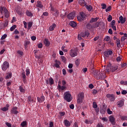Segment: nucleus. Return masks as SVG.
<instances>
[{
  "mask_svg": "<svg viewBox=\"0 0 127 127\" xmlns=\"http://www.w3.org/2000/svg\"><path fill=\"white\" fill-rule=\"evenodd\" d=\"M64 100L66 101V102H70L72 100H73V97H72V95L70 94L69 92H66L64 94Z\"/></svg>",
  "mask_w": 127,
  "mask_h": 127,
  "instance_id": "nucleus-1",
  "label": "nucleus"
},
{
  "mask_svg": "<svg viewBox=\"0 0 127 127\" xmlns=\"http://www.w3.org/2000/svg\"><path fill=\"white\" fill-rule=\"evenodd\" d=\"M69 55L71 57H75L78 55V51L76 49H72L69 52Z\"/></svg>",
  "mask_w": 127,
  "mask_h": 127,
  "instance_id": "nucleus-2",
  "label": "nucleus"
},
{
  "mask_svg": "<svg viewBox=\"0 0 127 127\" xmlns=\"http://www.w3.org/2000/svg\"><path fill=\"white\" fill-rule=\"evenodd\" d=\"M1 68L3 71H6V69H8V68H9V64L8 62H4L1 66Z\"/></svg>",
  "mask_w": 127,
  "mask_h": 127,
  "instance_id": "nucleus-3",
  "label": "nucleus"
},
{
  "mask_svg": "<svg viewBox=\"0 0 127 127\" xmlns=\"http://www.w3.org/2000/svg\"><path fill=\"white\" fill-rule=\"evenodd\" d=\"M106 97L108 99H109L111 102H115V100H116V97L114 94H107Z\"/></svg>",
  "mask_w": 127,
  "mask_h": 127,
  "instance_id": "nucleus-4",
  "label": "nucleus"
},
{
  "mask_svg": "<svg viewBox=\"0 0 127 127\" xmlns=\"http://www.w3.org/2000/svg\"><path fill=\"white\" fill-rule=\"evenodd\" d=\"M46 84L52 86L54 84V79L51 77L48 79V80H46Z\"/></svg>",
  "mask_w": 127,
  "mask_h": 127,
  "instance_id": "nucleus-5",
  "label": "nucleus"
},
{
  "mask_svg": "<svg viewBox=\"0 0 127 127\" xmlns=\"http://www.w3.org/2000/svg\"><path fill=\"white\" fill-rule=\"evenodd\" d=\"M75 17V12H71L69 13L67 15V18L68 19H74V18Z\"/></svg>",
  "mask_w": 127,
  "mask_h": 127,
  "instance_id": "nucleus-6",
  "label": "nucleus"
},
{
  "mask_svg": "<svg viewBox=\"0 0 127 127\" xmlns=\"http://www.w3.org/2000/svg\"><path fill=\"white\" fill-rule=\"evenodd\" d=\"M37 100L39 103H43L45 101V97L43 95L40 96V97H38Z\"/></svg>",
  "mask_w": 127,
  "mask_h": 127,
  "instance_id": "nucleus-7",
  "label": "nucleus"
},
{
  "mask_svg": "<svg viewBox=\"0 0 127 127\" xmlns=\"http://www.w3.org/2000/svg\"><path fill=\"white\" fill-rule=\"evenodd\" d=\"M80 21H82V20H86V17L87 16H86V14L84 13L83 12H80Z\"/></svg>",
  "mask_w": 127,
  "mask_h": 127,
  "instance_id": "nucleus-8",
  "label": "nucleus"
},
{
  "mask_svg": "<svg viewBox=\"0 0 127 127\" xmlns=\"http://www.w3.org/2000/svg\"><path fill=\"white\" fill-rule=\"evenodd\" d=\"M17 109L18 108L17 107H14L12 108L11 110V114H13V115H17V114H18Z\"/></svg>",
  "mask_w": 127,
  "mask_h": 127,
  "instance_id": "nucleus-9",
  "label": "nucleus"
},
{
  "mask_svg": "<svg viewBox=\"0 0 127 127\" xmlns=\"http://www.w3.org/2000/svg\"><path fill=\"white\" fill-rule=\"evenodd\" d=\"M125 104V100L122 99L117 102V105L118 106L119 108H122L124 106Z\"/></svg>",
  "mask_w": 127,
  "mask_h": 127,
  "instance_id": "nucleus-10",
  "label": "nucleus"
},
{
  "mask_svg": "<svg viewBox=\"0 0 127 127\" xmlns=\"http://www.w3.org/2000/svg\"><path fill=\"white\" fill-rule=\"evenodd\" d=\"M44 43L46 47H49L50 46V42H49V40L47 38L44 39Z\"/></svg>",
  "mask_w": 127,
  "mask_h": 127,
  "instance_id": "nucleus-11",
  "label": "nucleus"
},
{
  "mask_svg": "<svg viewBox=\"0 0 127 127\" xmlns=\"http://www.w3.org/2000/svg\"><path fill=\"white\" fill-rule=\"evenodd\" d=\"M119 20L120 21H118V23H122V24H124V23L126 22V18H124L123 16H121L119 17Z\"/></svg>",
  "mask_w": 127,
  "mask_h": 127,
  "instance_id": "nucleus-12",
  "label": "nucleus"
},
{
  "mask_svg": "<svg viewBox=\"0 0 127 127\" xmlns=\"http://www.w3.org/2000/svg\"><path fill=\"white\" fill-rule=\"evenodd\" d=\"M119 68V66L118 65H113L110 67V70L111 72H115V71H116V70H118Z\"/></svg>",
  "mask_w": 127,
  "mask_h": 127,
  "instance_id": "nucleus-13",
  "label": "nucleus"
},
{
  "mask_svg": "<svg viewBox=\"0 0 127 127\" xmlns=\"http://www.w3.org/2000/svg\"><path fill=\"white\" fill-rule=\"evenodd\" d=\"M89 35H90V34L88 32H83L80 34V36H81V37H88Z\"/></svg>",
  "mask_w": 127,
  "mask_h": 127,
  "instance_id": "nucleus-14",
  "label": "nucleus"
},
{
  "mask_svg": "<svg viewBox=\"0 0 127 127\" xmlns=\"http://www.w3.org/2000/svg\"><path fill=\"white\" fill-rule=\"evenodd\" d=\"M55 64H54L55 67L56 68H60V64H61V63H60V61H58L57 60H56L55 61Z\"/></svg>",
  "mask_w": 127,
  "mask_h": 127,
  "instance_id": "nucleus-15",
  "label": "nucleus"
},
{
  "mask_svg": "<svg viewBox=\"0 0 127 127\" xmlns=\"http://www.w3.org/2000/svg\"><path fill=\"white\" fill-rule=\"evenodd\" d=\"M36 6L37 7H39L40 8H42L43 7V5L42 4L41 1L38 0L37 1Z\"/></svg>",
  "mask_w": 127,
  "mask_h": 127,
  "instance_id": "nucleus-16",
  "label": "nucleus"
},
{
  "mask_svg": "<svg viewBox=\"0 0 127 127\" xmlns=\"http://www.w3.org/2000/svg\"><path fill=\"white\" fill-rule=\"evenodd\" d=\"M4 15L6 18H8V16H9V14L8 13V10L6 9V8H4Z\"/></svg>",
  "mask_w": 127,
  "mask_h": 127,
  "instance_id": "nucleus-17",
  "label": "nucleus"
},
{
  "mask_svg": "<svg viewBox=\"0 0 127 127\" xmlns=\"http://www.w3.org/2000/svg\"><path fill=\"white\" fill-rule=\"evenodd\" d=\"M64 126L66 127H69L70 126H71V123H70V122L69 121H67V120H64Z\"/></svg>",
  "mask_w": 127,
  "mask_h": 127,
  "instance_id": "nucleus-18",
  "label": "nucleus"
},
{
  "mask_svg": "<svg viewBox=\"0 0 127 127\" xmlns=\"http://www.w3.org/2000/svg\"><path fill=\"white\" fill-rule=\"evenodd\" d=\"M105 75V73L104 72H99L98 77L99 80H102L103 78H104V75Z\"/></svg>",
  "mask_w": 127,
  "mask_h": 127,
  "instance_id": "nucleus-19",
  "label": "nucleus"
},
{
  "mask_svg": "<svg viewBox=\"0 0 127 127\" xmlns=\"http://www.w3.org/2000/svg\"><path fill=\"white\" fill-rule=\"evenodd\" d=\"M69 25L74 28V27H76V26H77V23L74 21H70L69 22Z\"/></svg>",
  "mask_w": 127,
  "mask_h": 127,
  "instance_id": "nucleus-20",
  "label": "nucleus"
},
{
  "mask_svg": "<svg viewBox=\"0 0 127 127\" xmlns=\"http://www.w3.org/2000/svg\"><path fill=\"white\" fill-rule=\"evenodd\" d=\"M115 118H114V116H110L109 117V122H110V123H111V124H114L115 123Z\"/></svg>",
  "mask_w": 127,
  "mask_h": 127,
  "instance_id": "nucleus-21",
  "label": "nucleus"
},
{
  "mask_svg": "<svg viewBox=\"0 0 127 127\" xmlns=\"http://www.w3.org/2000/svg\"><path fill=\"white\" fill-rule=\"evenodd\" d=\"M56 26V24L55 23H53L52 24V25H51V26H50V27L49 28V29L50 31H53V30H54V28H55V27Z\"/></svg>",
  "mask_w": 127,
  "mask_h": 127,
  "instance_id": "nucleus-22",
  "label": "nucleus"
},
{
  "mask_svg": "<svg viewBox=\"0 0 127 127\" xmlns=\"http://www.w3.org/2000/svg\"><path fill=\"white\" fill-rule=\"evenodd\" d=\"M6 107H3L2 108H1V111H2V112H6V111H8V108H9V105L6 104Z\"/></svg>",
  "mask_w": 127,
  "mask_h": 127,
  "instance_id": "nucleus-23",
  "label": "nucleus"
},
{
  "mask_svg": "<svg viewBox=\"0 0 127 127\" xmlns=\"http://www.w3.org/2000/svg\"><path fill=\"white\" fill-rule=\"evenodd\" d=\"M26 14L27 15V16H30V17H32L33 16V14H32V13L29 11L28 10H26Z\"/></svg>",
  "mask_w": 127,
  "mask_h": 127,
  "instance_id": "nucleus-24",
  "label": "nucleus"
},
{
  "mask_svg": "<svg viewBox=\"0 0 127 127\" xmlns=\"http://www.w3.org/2000/svg\"><path fill=\"white\" fill-rule=\"evenodd\" d=\"M84 98H85L84 93L83 92L80 93V103H82V102H83V100H84Z\"/></svg>",
  "mask_w": 127,
  "mask_h": 127,
  "instance_id": "nucleus-25",
  "label": "nucleus"
},
{
  "mask_svg": "<svg viewBox=\"0 0 127 127\" xmlns=\"http://www.w3.org/2000/svg\"><path fill=\"white\" fill-rule=\"evenodd\" d=\"M85 7L88 11H92V9H93V7L91 5H86Z\"/></svg>",
  "mask_w": 127,
  "mask_h": 127,
  "instance_id": "nucleus-26",
  "label": "nucleus"
},
{
  "mask_svg": "<svg viewBox=\"0 0 127 127\" xmlns=\"http://www.w3.org/2000/svg\"><path fill=\"white\" fill-rule=\"evenodd\" d=\"M22 78L23 79L24 83H25V81H26V75H25V72L23 71L22 72Z\"/></svg>",
  "mask_w": 127,
  "mask_h": 127,
  "instance_id": "nucleus-27",
  "label": "nucleus"
},
{
  "mask_svg": "<svg viewBox=\"0 0 127 127\" xmlns=\"http://www.w3.org/2000/svg\"><path fill=\"white\" fill-rule=\"evenodd\" d=\"M120 119L121 121H127V116H120Z\"/></svg>",
  "mask_w": 127,
  "mask_h": 127,
  "instance_id": "nucleus-28",
  "label": "nucleus"
},
{
  "mask_svg": "<svg viewBox=\"0 0 127 127\" xmlns=\"http://www.w3.org/2000/svg\"><path fill=\"white\" fill-rule=\"evenodd\" d=\"M98 19H99V18L97 17L95 18H92L91 19V20H90V23H92L93 22H95V21H97Z\"/></svg>",
  "mask_w": 127,
  "mask_h": 127,
  "instance_id": "nucleus-29",
  "label": "nucleus"
},
{
  "mask_svg": "<svg viewBox=\"0 0 127 127\" xmlns=\"http://www.w3.org/2000/svg\"><path fill=\"white\" fill-rule=\"evenodd\" d=\"M58 87L59 89L60 90H62V91H63L64 90H65V89H66V87L64 86V85L61 86V85H58Z\"/></svg>",
  "mask_w": 127,
  "mask_h": 127,
  "instance_id": "nucleus-30",
  "label": "nucleus"
},
{
  "mask_svg": "<svg viewBox=\"0 0 127 127\" xmlns=\"http://www.w3.org/2000/svg\"><path fill=\"white\" fill-rule=\"evenodd\" d=\"M16 12L17 14L19 15H21L22 14V11L19 9V8L16 9Z\"/></svg>",
  "mask_w": 127,
  "mask_h": 127,
  "instance_id": "nucleus-31",
  "label": "nucleus"
},
{
  "mask_svg": "<svg viewBox=\"0 0 127 127\" xmlns=\"http://www.w3.org/2000/svg\"><path fill=\"white\" fill-rule=\"evenodd\" d=\"M32 25H33V22H29L28 24V29H30L32 27Z\"/></svg>",
  "mask_w": 127,
  "mask_h": 127,
  "instance_id": "nucleus-32",
  "label": "nucleus"
},
{
  "mask_svg": "<svg viewBox=\"0 0 127 127\" xmlns=\"http://www.w3.org/2000/svg\"><path fill=\"white\" fill-rule=\"evenodd\" d=\"M30 44V42H29V41H28L25 42V44H24L25 49H27V47H28V45H29V44Z\"/></svg>",
  "mask_w": 127,
  "mask_h": 127,
  "instance_id": "nucleus-33",
  "label": "nucleus"
},
{
  "mask_svg": "<svg viewBox=\"0 0 127 127\" xmlns=\"http://www.w3.org/2000/svg\"><path fill=\"white\" fill-rule=\"evenodd\" d=\"M127 33L124 34V36H123L121 38V41H125V40H126V39L127 38Z\"/></svg>",
  "mask_w": 127,
  "mask_h": 127,
  "instance_id": "nucleus-34",
  "label": "nucleus"
},
{
  "mask_svg": "<svg viewBox=\"0 0 127 127\" xmlns=\"http://www.w3.org/2000/svg\"><path fill=\"white\" fill-rule=\"evenodd\" d=\"M19 89L20 90V92H21V93H24V92H25V89H23V87H22V86H20L19 87Z\"/></svg>",
  "mask_w": 127,
  "mask_h": 127,
  "instance_id": "nucleus-35",
  "label": "nucleus"
},
{
  "mask_svg": "<svg viewBox=\"0 0 127 127\" xmlns=\"http://www.w3.org/2000/svg\"><path fill=\"white\" fill-rule=\"evenodd\" d=\"M116 43L117 47L121 46V40L120 39L116 40Z\"/></svg>",
  "mask_w": 127,
  "mask_h": 127,
  "instance_id": "nucleus-36",
  "label": "nucleus"
},
{
  "mask_svg": "<svg viewBox=\"0 0 127 127\" xmlns=\"http://www.w3.org/2000/svg\"><path fill=\"white\" fill-rule=\"evenodd\" d=\"M5 8H6L3 6L0 7V12L1 14H2Z\"/></svg>",
  "mask_w": 127,
  "mask_h": 127,
  "instance_id": "nucleus-37",
  "label": "nucleus"
},
{
  "mask_svg": "<svg viewBox=\"0 0 127 127\" xmlns=\"http://www.w3.org/2000/svg\"><path fill=\"white\" fill-rule=\"evenodd\" d=\"M79 64H80V60L79 59H77L75 61L76 67H79Z\"/></svg>",
  "mask_w": 127,
  "mask_h": 127,
  "instance_id": "nucleus-38",
  "label": "nucleus"
},
{
  "mask_svg": "<svg viewBox=\"0 0 127 127\" xmlns=\"http://www.w3.org/2000/svg\"><path fill=\"white\" fill-rule=\"evenodd\" d=\"M27 125V123L26 121H23V122H22L21 123V126L22 127H25Z\"/></svg>",
  "mask_w": 127,
  "mask_h": 127,
  "instance_id": "nucleus-39",
  "label": "nucleus"
},
{
  "mask_svg": "<svg viewBox=\"0 0 127 127\" xmlns=\"http://www.w3.org/2000/svg\"><path fill=\"white\" fill-rule=\"evenodd\" d=\"M29 74H30V69H29V68H27L26 69V76H29Z\"/></svg>",
  "mask_w": 127,
  "mask_h": 127,
  "instance_id": "nucleus-40",
  "label": "nucleus"
},
{
  "mask_svg": "<svg viewBox=\"0 0 127 127\" xmlns=\"http://www.w3.org/2000/svg\"><path fill=\"white\" fill-rule=\"evenodd\" d=\"M112 20H113V17L112 16V15H109L108 16V18H107L108 21H109V22H111V21H112Z\"/></svg>",
  "mask_w": 127,
  "mask_h": 127,
  "instance_id": "nucleus-41",
  "label": "nucleus"
},
{
  "mask_svg": "<svg viewBox=\"0 0 127 127\" xmlns=\"http://www.w3.org/2000/svg\"><path fill=\"white\" fill-rule=\"evenodd\" d=\"M17 54H18L19 55H20V56H22L23 55V52L18 50L16 52Z\"/></svg>",
  "mask_w": 127,
  "mask_h": 127,
  "instance_id": "nucleus-42",
  "label": "nucleus"
},
{
  "mask_svg": "<svg viewBox=\"0 0 127 127\" xmlns=\"http://www.w3.org/2000/svg\"><path fill=\"white\" fill-rule=\"evenodd\" d=\"M81 5H82L83 6H86V5H87L86 1H85L84 0H81Z\"/></svg>",
  "mask_w": 127,
  "mask_h": 127,
  "instance_id": "nucleus-43",
  "label": "nucleus"
},
{
  "mask_svg": "<svg viewBox=\"0 0 127 127\" xmlns=\"http://www.w3.org/2000/svg\"><path fill=\"white\" fill-rule=\"evenodd\" d=\"M87 71H88V68H87V67L83 68L81 70V73L86 74V72H87Z\"/></svg>",
  "mask_w": 127,
  "mask_h": 127,
  "instance_id": "nucleus-44",
  "label": "nucleus"
},
{
  "mask_svg": "<svg viewBox=\"0 0 127 127\" xmlns=\"http://www.w3.org/2000/svg\"><path fill=\"white\" fill-rule=\"evenodd\" d=\"M34 100H33V98H31V96H28V102H32L33 103V101Z\"/></svg>",
  "mask_w": 127,
  "mask_h": 127,
  "instance_id": "nucleus-45",
  "label": "nucleus"
},
{
  "mask_svg": "<svg viewBox=\"0 0 127 127\" xmlns=\"http://www.w3.org/2000/svg\"><path fill=\"white\" fill-rule=\"evenodd\" d=\"M111 39V38L109 36H107L106 38H105L104 40L105 41H107V42H109Z\"/></svg>",
  "mask_w": 127,
  "mask_h": 127,
  "instance_id": "nucleus-46",
  "label": "nucleus"
},
{
  "mask_svg": "<svg viewBox=\"0 0 127 127\" xmlns=\"http://www.w3.org/2000/svg\"><path fill=\"white\" fill-rule=\"evenodd\" d=\"M107 112L108 115H112V114H113V111H111V109L110 108H108L107 109Z\"/></svg>",
  "mask_w": 127,
  "mask_h": 127,
  "instance_id": "nucleus-47",
  "label": "nucleus"
},
{
  "mask_svg": "<svg viewBox=\"0 0 127 127\" xmlns=\"http://www.w3.org/2000/svg\"><path fill=\"white\" fill-rule=\"evenodd\" d=\"M111 26H113L114 25H116V20H113L110 23Z\"/></svg>",
  "mask_w": 127,
  "mask_h": 127,
  "instance_id": "nucleus-48",
  "label": "nucleus"
},
{
  "mask_svg": "<svg viewBox=\"0 0 127 127\" xmlns=\"http://www.w3.org/2000/svg\"><path fill=\"white\" fill-rule=\"evenodd\" d=\"M15 28H16V25H13L12 27H11L10 28V31H13V30H14Z\"/></svg>",
  "mask_w": 127,
  "mask_h": 127,
  "instance_id": "nucleus-49",
  "label": "nucleus"
},
{
  "mask_svg": "<svg viewBox=\"0 0 127 127\" xmlns=\"http://www.w3.org/2000/svg\"><path fill=\"white\" fill-rule=\"evenodd\" d=\"M61 58L63 61V62H64V63H65V62H66V58L64 56H61Z\"/></svg>",
  "mask_w": 127,
  "mask_h": 127,
  "instance_id": "nucleus-50",
  "label": "nucleus"
},
{
  "mask_svg": "<svg viewBox=\"0 0 127 127\" xmlns=\"http://www.w3.org/2000/svg\"><path fill=\"white\" fill-rule=\"evenodd\" d=\"M11 73H9L5 77V79H9V78H11Z\"/></svg>",
  "mask_w": 127,
  "mask_h": 127,
  "instance_id": "nucleus-51",
  "label": "nucleus"
},
{
  "mask_svg": "<svg viewBox=\"0 0 127 127\" xmlns=\"http://www.w3.org/2000/svg\"><path fill=\"white\" fill-rule=\"evenodd\" d=\"M93 108H94V109H97V108H98V105H97L96 102L93 103Z\"/></svg>",
  "mask_w": 127,
  "mask_h": 127,
  "instance_id": "nucleus-52",
  "label": "nucleus"
},
{
  "mask_svg": "<svg viewBox=\"0 0 127 127\" xmlns=\"http://www.w3.org/2000/svg\"><path fill=\"white\" fill-rule=\"evenodd\" d=\"M7 37V35L6 34H4L3 36H1V40H3L4 39H5Z\"/></svg>",
  "mask_w": 127,
  "mask_h": 127,
  "instance_id": "nucleus-53",
  "label": "nucleus"
},
{
  "mask_svg": "<svg viewBox=\"0 0 127 127\" xmlns=\"http://www.w3.org/2000/svg\"><path fill=\"white\" fill-rule=\"evenodd\" d=\"M105 72L106 73H109V72H111V67H107L106 69H105Z\"/></svg>",
  "mask_w": 127,
  "mask_h": 127,
  "instance_id": "nucleus-54",
  "label": "nucleus"
},
{
  "mask_svg": "<svg viewBox=\"0 0 127 127\" xmlns=\"http://www.w3.org/2000/svg\"><path fill=\"white\" fill-rule=\"evenodd\" d=\"M59 114H60L61 117H64V116H65V113L64 112L60 111Z\"/></svg>",
  "mask_w": 127,
  "mask_h": 127,
  "instance_id": "nucleus-55",
  "label": "nucleus"
},
{
  "mask_svg": "<svg viewBox=\"0 0 127 127\" xmlns=\"http://www.w3.org/2000/svg\"><path fill=\"white\" fill-rule=\"evenodd\" d=\"M101 5L102 9H106V8H107V5H106V4L104 3L101 4Z\"/></svg>",
  "mask_w": 127,
  "mask_h": 127,
  "instance_id": "nucleus-56",
  "label": "nucleus"
},
{
  "mask_svg": "<svg viewBox=\"0 0 127 127\" xmlns=\"http://www.w3.org/2000/svg\"><path fill=\"white\" fill-rule=\"evenodd\" d=\"M122 57H118L117 58V62H121V61H122Z\"/></svg>",
  "mask_w": 127,
  "mask_h": 127,
  "instance_id": "nucleus-57",
  "label": "nucleus"
},
{
  "mask_svg": "<svg viewBox=\"0 0 127 127\" xmlns=\"http://www.w3.org/2000/svg\"><path fill=\"white\" fill-rule=\"evenodd\" d=\"M111 9H112V7H111V6L108 7L106 9V12H108V11H110V10H111Z\"/></svg>",
  "mask_w": 127,
  "mask_h": 127,
  "instance_id": "nucleus-58",
  "label": "nucleus"
},
{
  "mask_svg": "<svg viewBox=\"0 0 127 127\" xmlns=\"http://www.w3.org/2000/svg\"><path fill=\"white\" fill-rule=\"evenodd\" d=\"M97 93H98V91H97V90H96V89L93 90V91H92L93 95H96V94H97Z\"/></svg>",
  "mask_w": 127,
  "mask_h": 127,
  "instance_id": "nucleus-59",
  "label": "nucleus"
},
{
  "mask_svg": "<svg viewBox=\"0 0 127 127\" xmlns=\"http://www.w3.org/2000/svg\"><path fill=\"white\" fill-rule=\"evenodd\" d=\"M49 14L48 13V12H44L43 13V15H44V16H48V15Z\"/></svg>",
  "mask_w": 127,
  "mask_h": 127,
  "instance_id": "nucleus-60",
  "label": "nucleus"
},
{
  "mask_svg": "<svg viewBox=\"0 0 127 127\" xmlns=\"http://www.w3.org/2000/svg\"><path fill=\"white\" fill-rule=\"evenodd\" d=\"M38 48L41 49L42 47H43V45H42V43H40L38 45Z\"/></svg>",
  "mask_w": 127,
  "mask_h": 127,
  "instance_id": "nucleus-61",
  "label": "nucleus"
},
{
  "mask_svg": "<svg viewBox=\"0 0 127 127\" xmlns=\"http://www.w3.org/2000/svg\"><path fill=\"white\" fill-rule=\"evenodd\" d=\"M6 126H7V127H11V124L7 122L5 123Z\"/></svg>",
  "mask_w": 127,
  "mask_h": 127,
  "instance_id": "nucleus-62",
  "label": "nucleus"
},
{
  "mask_svg": "<svg viewBox=\"0 0 127 127\" xmlns=\"http://www.w3.org/2000/svg\"><path fill=\"white\" fill-rule=\"evenodd\" d=\"M121 93H122V95H127V90H123Z\"/></svg>",
  "mask_w": 127,
  "mask_h": 127,
  "instance_id": "nucleus-63",
  "label": "nucleus"
},
{
  "mask_svg": "<svg viewBox=\"0 0 127 127\" xmlns=\"http://www.w3.org/2000/svg\"><path fill=\"white\" fill-rule=\"evenodd\" d=\"M97 127H104V126L102 125V123H99L98 124Z\"/></svg>",
  "mask_w": 127,
  "mask_h": 127,
  "instance_id": "nucleus-64",
  "label": "nucleus"
}]
</instances>
